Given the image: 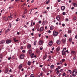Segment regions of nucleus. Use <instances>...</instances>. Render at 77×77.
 <instances>
[{"label":"nucleus","mask_w":77,"mask_h":77,"mask_svg":"<svg viewBox=\"0 0 77 77\" xmlns=\"http://www.w3.org/2000/svg\"><path fill=\"white\" fill-rule=\"evenodd\" d=\"M20 0H15V2L16 3V2H18Z\"/></svg>","instance_id":"55"},{"label":"nucleus","mask_w":77,"mask_h":77,"mask_svg":"<svg viewBox=\"0 0 77 77\" xmlns=\"http://www.w3.org/2000/svg\"><path fill=\"white\" fill-rule=\"evenodd\" d=\"M27 48H31V45H28L27 46Z\"/></svg>","instance_id":"20"},{"label":"nucleus","mask_w":77,"mask_h":77,"mask_svg":"<svg viewBox=\"0 0 77 77\" xmlns=\"http://www.w3.org/2000/svg\"><path fill=\"white\" fill-rule=\"evenodd\" d=\"M9 25H8V26L9 28H11L12 27V24L11 23H9Z\"/></svg>","instance_id":"13"},{"label":"nucleus","mask_w":77,"mask_h":77,"mask_svg":"<svg viewBox=\"0 0 77 77\" xmlns=\"http://www.w3.org/2000/svg\"><path fill=\"white\" fill-rule=\"evenodd\" d=\"M76 59H77V57H74L73 58V59L74 60H75Z\"/></svg>","instance_id":"42"},{"label":"nucleus","mask_w":77,"mask_h":77,"mask_svg":"<svg viewBox=\"0 0 77 77\" xmlns=\"http://www.w3.org/2000/svg\"><path fill=\"white\" fill-rule=\"evenodd\" d=\"M71 53H73V54H74V53H75V51H71Z\"/></svg>","instance_id":"31"},{"label":"nucleus","mask_w":77,"mask_h":77,"mask_svg":"<svg viewBox=\"0 0 77 77\" xmlns=\"http://www.w3.org/2000/svg\"><path fill=\"white\" fill-rule=\"evenodd\" d=\"M72 38H69V41L70 42H72Z\"/></svg>","instance_id":"23"},{"label":"nucleus","mask_w":77,"mask_h":77,"mask_svg":"<svg viewBox=\"0 0 77 77\" xmlns=\"http://www.w3.org/2000/svg\"><path fill=\"white\" fill-rule=\"evenodd\" d=\"M56 42L57 44H58L59 45H60V41H59V40H57Z\"/></svg>","instance_id":"15"},{"label":"nucleus","mask_w":77,"mask_h":77,"mask_svg":"<svg viewBox=\"0 0 77 77\" xmlns=\"http://www.w3.org/2000/svg\"><path fill=\"white\" fill-rule=\"evenodd\" d=\"M22 52H23V53H25V52H26V50H23V51H22Z\"/></svg>","instance_id":"44"},{"label":"nucleus","mask_w":77,"mask_h":77,"mask_svg":"<svg viewBox=\"0 0 77 77\" xmlns=\"http://www.w3.org/2000/svg\"><path fill=\"white\" fill-rule=\"evenodd\" d=\"M59 34V32H56V31L54 30L53 31V35L54 36H57L58 34Z\"/></svg>","instance_id":"1"},{"label":"nucleus","mask_w":77,"mask_h":77,"mask_svg":"<svg viewBox=\"0 0 77 77\" xmlns=\"http://www.w3.org/2000/svg\"><path fill=\"white\" fill-rule=\"evenodd\" d=\"M30 77H34V75L33 74H32L30 76Z\"/></svg>","instance_id":"32"},{"label":"nucleus","mask_w":77,"mask_h":77,"mask_svg":"<svg viewBox=\"0 0 77 77\" xmlns=\"http://www.w3.org/2000/svg\"><path fill=\"white\" fill-rule=\"evenodd\" d=\"M62 26H63V27H64V26H65V24L63 23L62 24Z\"/></svg>","instance_id":"56"},{"label":"nucleus","mask_w":77,"mask_h":77,"mask_svg":"<svg viewBox=\"0 0 77 77\" xmlns=\"http://www.w3.org/2000/svg\"><path fill=\"white\" fill-rule=\"evenodd\" d=\"M53 44V42L52 41H50L49 43V45H50V46H51V45H52Z\"/></svg>","instance_id":"16"},{"label":"nucleus","mask_w":77,"mask_h":77,"mask_svg":"<svg viewBox=\"0 0 77 77\" xmlns=\"http://www.w3.org/2000/svg\"><path fill=\"white\" fill-rule=\"evenodd\" d=\"M58 69H60V68H61V67H60V66H58Z\"/></svg>","instance_id":"36"},{"label":"nucleus","mask_w":77,"mask_h":77,"mask_svg":"<svg viewBox=\"0 0 77 77\" xmlns=\"http://www.w3.org/2000/svg\"><path fill=\"white\" fill-rule=\"evenodd\" d=\"M9 31H10V29H7L5 31V33H7V32H9Z\"/></svg>","instance_id":"19"},{"label":"nucleus","mask_w":77,"mask_h":77,"mask_svg":"<svg viewBox=\"0 0 77 77\" xmlns=\"http://www.w3.org/2000/svg\"><path fill=\"white\" fill-rule=\"evenodd\" d=\"M45 22L44 20L42 22V24L43 26H44L45 25Z\"/></svg>","instance_id":"25"},{"label":"nucleus","mask_w":77,"mask_h":77,"mask_svg":"<svg viewBox=\"0 0 77 77\" xmlns=\"http://www.w3.org/2000/svg\"><path fill=\"white\" fill-rule=\"evenodd\" d=\"M20 58L21 59H23L24 58V55L23 54H21L20 56Z\"/></svg>","instance_id":"4"},{"label":"nucleus","mask_w":77,"mask_h":77,"mask_svg":"<svg viewBox=\"0 0 77 77\" xmlns=\"http://www.w3.org/2000/svg\"><path fill=\"white\" fill-rule=\"evenodd\" d=\"M31 63V62H30V61H28L27 62L28 65H30Z\"/></svg>","instance_id":"24"},{"label":"nucleus","mask_w":77,"mask_h":77,"mask_svg":"<svg viewBox=\"0 0 77 77\" xmlns=\"http://www.w3.org/2000/svg\"><path fill=\"white\" fill-rule=\"evenodd\" d=\"M12 42V41L10 39H7L6 41V44H10Z\"/></svg>","instance_id":"2"},{"label":"nucleus","mask_w":77,"mask_h":77,"mask_svg":"<svg viewBox=\"0 0 77 77\" xmlns=\"http://www.w3.org/2000/svg\"><path fill=\"white\" fill-rule=\"evenodd\" d=\"M74 9V7H73L71 8L72 10H73Z\"/></svg>","instance_id":"61"},{"label":"nucleus","mask_w":77,"mask_h":77,"mask_svg":"<svg viewBox=\"0 0 77 77\" xmlns=\"http://www.w3.org/2000/svg\"><path fill=\"white\" fill-rule=\"evenodd\" d=\"M8 72V69H7L5 70L6 73H7Z\"/></svg>","instance_id":"35"},{"label":"nucleus","mask_w":77,"mask_h":77,"mask_svg":"<svg viewBox=\"0 0 77 77\" xmlns=\"http://www.w3.org/2000/svg\"><path fill=\"white\" fill-rule=\"evenodd\" d=\"M49 59H48V60H47V61H50V60H51V56H49Z\"/></svg>","instance_id":"17"},{"label":"nucleus","mask_w":77,"mask_h":77,"mask_svg":"<svg viewBox=\"0 0 77 77\" xmlns=\"http://www.w3.org/2000/svg\"><path fill=\"white\" fill-rule=\"evenodd\" d=\"M16 21H19V20H18V18H17V19L16 20Z\"/></svg>","instance_id":"51"},{"label":"nucleus","mask_w":77,"mask_h":77,"mask_svg":"<svg viewBox=\"0 0 77 77\" xmlns=\"http://www.w3.org/2000/svg\"><path fill=\"white\" fill-rule=\"evenodd\" d=\"M45 30L47 29V26H45Z\"/></svg>","instance_id":"57"},{"label":"nucleus","mask_w":77,"mask_h":77,"mask_svg":"<svg viewBox=\"0 0 77 77\" xmlns=\"http://www.w3.org/2000/svg\"><path fill=\"white\" fill-rule=\"evenodd\" d=\"M68 33H71V30H69L68 31Z\"/></svg>","instance_id":"30"},{"label":"nucleus","mask_w":77,"mask_h":77,"mask_svg":"<svg viewBox=\"0 0 77 77\" xmlns=\"http://www.w3.org/2000/svg\"><path fill=\"white\" fill-rule=\"evenodd\" d=\"M60 50V48L59 47H58L57 48H56V50L57 51H59Z\"/></svg>","instance_id":"21"},{"label":"nucleus","mask_w":77,"mask_h":77,"mask_svg":"<svg viewBox=\"0 0 77 77\" xmlns=\"http://www.w3.org/2000/svg\"><path fill=\"white\" fill-rule=\"evenodd\" d=\"M22 66H23V65H22V64H20L18 66L19 69H21Z\"/></svg>","instance_id":"9"},{"label":"nucleus","mask_w":77,"mask_h":77,"mask_svg":"<svg viewBox=\"0 0 77 77\" xmlns=\"http://www.w3.org/2000/svg\"><path fill=\"white\" fill-rule=\"evenodd\" d=\"M47 58V56H45L43 57V58L44 59H45Z\"/></svg>","instance_id":"33"},{"label":"nucleus","mask_w":77,"mask_h":77,"mask_svg":"<svg viewBox=\"0 0 77 77\" xmlns=\"http://www.w3.org/2000/svg\"><path fill=\"white\" fill-rule=\"evenodd\" d=\"M53 67H54V65H51V69H52V68H53Z\"/></svg>","instance_id":"26"},{"label":"nucleus","mask_w":77,"mask_h":77,"mask_svg":"<svg viewBox=\"0 0 77 77\" xmlns=\"http://www.w3.org/2000/svg\"><path fill=\"white\" fill-rule=\"evenodd\" d=\"M65 14H66L65 12H63L62 13V14L63 15H65Z\"/></svg>","instance_id":"37"},{"label":"nucleus","mask_w":77,"mask_h":77,"mask_svg":"<svg viewBox=\"0 0 77 77\" xmlns=\"http://www.w3.org/2000/svg\"><path fill=\"white\" fill-rule=\"evenodd\" d=\"M34 45H36V41H35V42H34Z\"/></svg>","instance_id":"40"},{"label":"nucleus","mask_w":77,"mask_h":77,"mask_svg":"<svg viewBox=\"0 0 77 77\" xmlns=\"http://www.w3.org/2000/svg\"><path fill=\"white\" fill-rule=\"evenodd\" d=\"M63 71V69H61L60 70V72H62V71Z\"/></svg>","instance_id":"47"},{"label":"nucleus","mask_w":77,"mask_h":77,"mask_svg":"<svg viewBox=\"0 0 77 77\" xmlns=\"http://www.w3.org/2000/svg\"><path fill=\"white\" fill-rule=\"evenodd\" d=\"M23 14H27V11H24Z\"/></svg>","instance_id":"41"},{"label":"nucleus","mask_w":77,"mask_h":77,"mask_svg":"<svg viewBox=\"0 0 77 77\" xmlns=\"http://www.w3.org/2000/svg\"><path fill=\"white\" fill-rule=\"evenodd\" d=\"M60 72L59 71H58L57 72V74H59Z\"/></svg>","instance_id":"50"},{"label":"nucleus","mask_w":77,"mask_h":77,"mask_svg":"<svg viewBox=\"0 0 77 77\" xmlns=\"http://www.w3.org/2000/svg\"><path fill=\"white\" fill-rule=\"evenodd\" d=\"M76 18H76L75 17H74L73 18V20H74V21H75L76 20Z\"/></svg>","instance_id":"29"},{"label":"nucleus","mask_w":77,"mask_h":77,"mask_svg":"<svg viewBox=\"0 0 77 77\" xmlns=\"http://www.w3.org/2000/svg\"><path fill=\"white\" fill-rule=\"evenodd\" d=\"M42 49H43V48H40V49L41 50H42Z\"/></svg>","instance_id":"62"},{"label":"nucleus","mask_w":77,"mask_h":77,"mask_svg":"<svg viewBox=\"0 0 77 77\" xmlns=\"http://www.w3.org/2000/svg\"><path fill=\"white\" fill-rule=\"evenodd\" d=\"M0 42H1V44H4V43H5V41L3 40V41H1Z\"/></svg>","instance_id":"27"},{"label":"nucleus","mask_w":77,"mask_h":77,"mask_svg":"<svg viewBox=\"0 0 77 77\" xmlns=\"http://www.w3.org/2000/svg\"><path fill=\"white\" fill-rule=\"evenodd\" d=\"M62 42L64 44H65V42H66V39H63L62 40Z\"/></svg>","instance_id":"10"},{"label":"nucleus","mask_w":77,"mask_h":77,"mask_svg":"<svg viewBox=\"0 0 77 77\" xmlns=\"http://www.w3.org/2000/svg\"><path fill=\"white\" fill-rule=\"evenodd\" d=\"M62 62H65V59H62Z\"/></svg>","instance_id":"39"},{"label":"nucleus","mask_w":77,"mask_h":77,"mask_svg":"<svg viewBox=\"0 0 77 77\" xmlns=\"http://www.w3.org/2000/svg\"><path fill=\"white\" fill-rule=\"evenodd\" d=\"M60 1H61V0H58L57 2H60Z\"/></svg>","instance_id":"63"},{"label":"nucleus","mask_w":77,"mask_h":77,"mask_svg":"<svg viewBox=\"0 0 77 77\" xmlns=\"http://www.w3.org/2000/svg\"><path fill=\"white\" fill-rule=\"evenodd\" d=\"M56 19L58 20V21H59V20H60V16L58 15L56 17Z\"/></svg>","instance_id":"8"},{"label":"nucleus","mask_w":77,"mask_h":77,"mask_svg":"<svg viewBox=\"0 0 77 77\" xmlns=\"http://www.w3.org/2000/svg\"><path fill=\"white\" fill-rule=\"evenodd\" d=\"M72 5L73 6H74V7H77V5L76 3H72Z\"/></svg>","instance_id":"11"},{"label":"nucleus","mask_w":77,"mask_h":77,"mask_svg":"<svg viewBox=\"0 0 77 77\" xmlns=\"http://www.w3.org/2000/svg\"><path fill=\"white\" fill-rule=\"evenodd\" d=\"M23 46H21L20 47L21 50H23Z\"/></svg>","instance_id":"52"},{"label":"nucleus","mask_w":77,"mask_h":77,"mask_svg":"<svg viewBox=\"0 0 77 77\" xmlns=\"http://www.w3.org/2000/svg\"><path fill=\"white\" fill-rule=\"evenodd\" d=\"M41 23H42V22H41V20H39V21H38V23L39 24H41Z\"/></svg>","instance_id":"45"},{"label":"nucleus","mask_w":77,"mask_h":77,"mask_svg":"<svg viewBox=\"0 0 77 77\" xmlns=\"http://www.w3.org/2000/svg\"><path fill=\"white\" fill-rule=\"evenodd\" d=\"M40 32H42L44 30V28L43 27H42L40 28Z\"/></svg>","instance_id":"12"},{"label":"nucleus","mask_w":77,"mask_h":77,"mask_svg":"<svg viewBox=\"0 0 77 77\" xmlns=\"http://www.w3.org/2000/svg\"><path fill=\"white\" fill-rule=\"evenodd\" d=\"M32 24H33V23H31V27H33V25H32Z\"/></svg>","instance_id":"49"},{"label":"nucleus","mask_w":77,"mask_h":77,"mask_svg":"<svg viewBox=\"0 0 77 77\" xmlns=\"http://www.w3.org/2000/svg\"><path fill=\"white\" fill-rule=\"evenodd\" d=\"M39 45H42V41L41 40H40L38 42Z\"/></svg>","instance_id":"14"},{"label":"nucleus","mask_w":77,"mask_h":77,"mask_svg":"<svg viewBox=\"0 0 77 77\" xmlns=\"http://www.w3.org/2000/svg\"><path fill=\"white\" fill-rule=\"evenodd\" d=\"M66 21H69V20H68V19L66 18Z\"/></svg>","instance_id":"46"},{"label":"nucleus","mask_w":77,"mask_h":77,"mask_svg":"<svg viewBox=\"0 0 77 77\" xmlns=\"http://www.w3.org/2000/svg\"><path fill=\"white\" fill-rule=\"evenodd\" d=\"M3 19L4 20H5V21H7L8 20V18L4 16L3 17Z\"/></svg>","instance_id":"6"},{"label":"nucleus","mask_w":77,"mask_h":77,"mask_svg":"<svg viewBox=\"0 0 77 77\" xmlns=\"http://www.w3.org/2000/svg\"><path fill=\"white\" fill-rule=\"evenodd\" d=\"M75 38L76 39H77V35L75 36Z\"/></svg>","instance_id":"64"},{"label":"nucleus","mask_w":77,"mask_h":77,"mask_svg":"<svg viewBox=\"0 0 77 77\" xmlns=\"http://www.w3.org/2000/svg\"><path fill=\"white\" fill-rule=\"evenodd\" d=\"M53 29V27L51 26L50 27V29L51 30H52Z\"/></svg>","instance_id":"28"},{"label":"nucleus","mask_w":77,"mask_h":77,"mask_svg":"<svg viewBox=\"0 0 77 77\" xmlns=\"http://www.w3.org/2000/svg\"><path fill=\"white\" fill-rule=\"evenodd\" d=\"M30 34L32 36H33V32L31 33Z\"/></svg>","instance_id":"53"},{"label":"nucleus","mask_w":77,"mask_h":77,"mask_svg":"<svg viewBox=\"0 0 77 77\" xmlns=\"http://www.w3.org/2000/svg\"><path fill=\"white\" fill-rule=\"evenodd\" d=\"M30 56L31 58H33L34 57H36V55H35L34 53H32V54H31L30 55Z\"/></svg>","instance_id":"3"},{"label":"nucleus","mask_w":77,"mask_h":77,"mask_svg":"<svg viewBox=\"0 0 77 77\" xmlns=\"http://www.w3.org/2000/svg\"><path fill=\"white\" fill-rule=\"evenodd\" d=\"M51 31H50V30H48V33H51Z\"/></svg>","instance_id":"43"},{"label":"nucleus","mask_w":77,"mask_h":77,"mask_svg":"<svg viewBox=\"0 0 77 77\" xmlns=\"http://www.w3.org/2000/svg\"><path fill=\"white\" fill-rule=\"evenodd\" d=\"M11 57H10L9 58H8V60H11Z\"/></svg>","instance_id":"38"},{"label":"nucleus","mask_w":77,"mask_h":77,"mask_svg":"<svg viewBox=\"0 0 77 77\" xmlns=\"http://www.w3.org/2000/svg\"><path fill=\"white\" fill-rule=\"evenodd\" d=\"M39 30H40V29H39L38 28V29H37V31L38 32H39Z\"/></svg>","instance_id":"58"},{"label":"nucleus","mask_w":77,"mask_h":77,"mask_svg":"<svg viewBox=\"0 0 77 77\" xmlns=\"http://www.w3.org/2000/svg\"><path fill=\"white\" fill-rule=\"evenodd\" d=\"M42 70H43V71H45V67L43 68Z\"/></svg>","instance_id":"59"},{"label":"nucleus","mask_w":77,"mask_h":77,"mask_svg":"<svg viewBox=\"0 0 77 77\" xmlns=\"http://www.w3.org/2000/svg\"><path fill=\"white\" fill-rule=\"evenodd\" d=\"M62 75V74L61 73H60L58 75V76L59 77H60V75Z\"/></svg>","instance_id":"48"},{"label":"nucleus","mask_w":77,"mask_h":77,"mask_svg":"<svg viewBox=\"0 0 77 77\" xmlns=\"http://www.w3.org/2000/svg\"><path fill=\"white\" fill-rule=\"evenodd\" d=\"M65 9V7L64 6H62L61 7V11H64Z\"/></svg>","instance_id":"5"},{"label":"nucleus","mask_w":77,"mask_h":77,"mask_svg":"<svg viewBox=\"0 0 77 77\" xmlns=\"http://www.w3.org/2000/svg\"><path fill=\"white\" fill-rule=\"evenodd\" d=\"M13 40L14 42H18V40H16V38H14L13 39Z\"/></svg>","instance_id":"22"},{"label":"nucleus","mask_w":77,"mask_h":77,"mask_svg":"<svg viewBox=\"0 0 77 77\" xmlns=\"http://www.w3.org/2000/svg\"><path fill=\"white\" fill-rule=\"evenodd\" d=\"M63 76H65V73H63Z\"/></svg>","instance_id":"54"},{"label":"nucleus","mask_w":77,"mask_h":77,"mask_svg":"<svg viewBox=\"0 0 77 77\" xmlns=\"http://www.w3.org/2000/svg\"><path fill=\"white\" fill-rule=\"evenodd\" d=\"M23 44H26V41H24L23 42Z\"/></svg>","instance_id":"60"},{"label":"nucleus","mask_w":77,"mask_h":77,"mask_svg":"<svg viewBox=\"0 0 77 77\" xmlns=\"http://www.w3.org/2000/svg\"><path fill=\"white\" fill-rule=\"evenodd\" d=\"M50 2V1L48 0L47 2H46V4H48V3Z\"/></svg>","instance_id":"34"},{"label":"nucleus","mask_w":77,"mask_h":77,"mask_svg":"<svg viewBox=\"0 0 77 77\" xmlns=\"http://www.w3.org/2000/svg\"><path fill=\"white\" fill-rule=\"evenodd\" d=\"M62 55H65L66 54V53H65V51L64 50H63L62 52Z\"/></svg>","instance_id":"7"},{"label":"nucleus","mask_w":77,"mask_h":77,"mask_svg":"<svg viewBox=\"0 0 77 77\" xmlns=\"http://www.w3.org/2000/svg\"><path fill=\"white\" fill-rule=\"evenodd\" d=\"M29 54H31V53L32 52V49H30L29 50Z\"/></svg>","instance_id":"18"}]
</instances>
